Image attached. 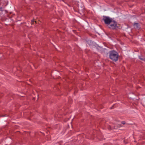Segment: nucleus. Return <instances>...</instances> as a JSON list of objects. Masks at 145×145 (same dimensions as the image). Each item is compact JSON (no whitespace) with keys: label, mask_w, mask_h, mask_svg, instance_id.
Masks as SVG:
<instances>
[{"label":"nucleus","mask_w":145,"mask_h":145,"mask_svg":"<svg viewBox=\"0 0 145 145\" xmlns=\"http://www.w3.org/2000/svg\"><path fill=\"white\" fill-rule=\"evenodd\" d=\"M109 58L112 61L116 62L118 60L119 57L118 53L116 51L113 50L109 52Z\"/></svg>","instance_id":"obj_1"},{"label":"nucleus","mask_w":145,"mask_h":145,"mask_svg":"<svg viewBox=\"0 0 145 145\" xmlns=\"http://www.w3.org/2000/svg\"><path fill=\"white\" fill-rule=\"evenodd\" d=\"M119 25L116 21L113 20L108 27L111 29L117 30L119 28Z\"/></svg>","instance_id":"obj_2"},{"label":"nucleus","mask_w":145,"mask_h":145,"mask_svg":"<svg viewBox=\"0 0 145 145\" xmlns=\"http://www.w3.org/2000/svg\"><path fill=\"white\" fill-rule=\"evenodd\" d=\"M113 19L108 16H103L102 20L104 21L105 24L107 25V26L113 20Z\"/></svg>","instance_id":"obj_3"},{"label":"nucleus","mask_w":145,"mask_h":145,"mask_svg":"<svg viewBox=\"0 0 145 145\" xmlns=\"http://www.w3.org/2000/svg\"><path fill=\"white\" fill-rule=\"evenodd\" d=\"M133 26L135 28L139 29L140 28V25L139 23H135L133 24Z\"/></svg>","instance_id":"obj_4"},{"label":"nucleus","mask_w":145,"mask_h":145,"mask_svg":"<svg viewBox=\"0 0 145 145\" xmlns=\"http://www.w3.org/2000/svg\"><path fill=\"white\" fill-rule=\"evenodd\" d=\"M6 11L3 10L2 8H0V14H3V12H4L5 13H6Z\"/></svg>","instance_id":"obj_5"},{"label":"nucleus","mask_w":145,"mask_h":145,"mask_svg":"<svg viewBox=\"0 0 145 145\" xmlns=\"http://www.w3.org/2000/svg\"><path fill=\"white\" fill-rule=\"evenodd\" d=\"M139 59L142 61H145V58L142 56H139Z\"/></svg>","instance_id":"obj_6"},{"label":"nucleus","mask_w":145,"mask_h":145,"mask_svg":"<svg viewBox=\"0 0 145 145\" xmlns=\"http://www.w3.org/2000/svg\"><path fill=\"white\" fill-rule=\"evenodd\" d=\"M86 42L89 45H91L92 44V42L91 40H88Z\"/></svg>","instance_id":"obj_7"},{"label":"nucleus","mask_w":145,"mask_h":145,"mask_svg":"<svg viewBox=\"0 0 145 145\" xmlns=\"http://www.w3.org/2000/svg\"><path fill=\"white\" fill-rule=\"evenodd\" d=\"M31 24L32 25L34 24V22H35V23H36V21H35L33 20H31Z\"/></svg>","instance_id":"obj_8"},{"label":"nucleus","mask_w":145,"mask_h":145,"mask_svg":"<svg viewBox=\"0 0 145 145\" xmlns=\"http://www.w3.org/2000/svg\"><path fill=\"white\" fill-rule=\"evenodd\" d=\"M108 129L109 130H110L112 129V128L110 126L108 125Z\"/></svg>","instance_id":"obj_9"},{"label":"nucleus","mask_w":145,"mask_h":145,"mask_svg":"<svg viewBox=\"0 0 145 145\" xmlns=\"http://www.w3.org/2000/svg\"><path fill=\"white\" fill-rule=\"evenodd\" d=\"M122 127V125H117V127Z\"/></svg>","instance_id":"obj_10"},{"label":"nucleus","mask_w":145,"mask_h":145,"mask_svg":"<svg viewBox=\"0 0 145 145\" xmlns=\"http://www.w3.org/2000/svg\"><path fill=\"white\" fill-rule=\"evenodd\" d=\"M121 123L122 124H125V122L124 121H122Z\"/></svg>","instance_id":"obj_11"},{"label":"nucleus","mask_w":145,"mask_h":145,"mask_svg":"<svg viewBox=\"0 0 145 145\" xmlns=\"http://www.w3.org/2000/svg\"><path fill=\"white\" fill-rule=\"evenodd\" d=\"M114 105H113L110 108L111 109H113L114 108Z\"/></svg>","instance_id":"obj_12"},{"label":"nucleus","mask_w":145,"mask_h":145,"mask_svg":"<svg viewBox=\"0 0 145 145\" xmlns=\"http://www.w3.org/2000/svg\"><path fill=\"white\" fill-rule=\"evenodd\" d=\"M103 145H110V144L108 143H105L103 144Z\"/></svg>","instance_id":"obj_13"},{"label":"nucleus","mask_w":145,"mask_h":145,"mask_svg":"<svg viewBox=\"0 0 145 145\" xmlns=\"http://www.w3.org/2000/svg\"><path fill=\"white\" fill-rule=\"evenodd\" d=\"M8 116V115H3L2 116H1V117H5V116Z\"/></svg>","instance_id":"obj_14"},{"label":"nucleus","mask_w":145,"mask_h":145,"mask_svg":"<svg viewBox=\"0 0 145 145\" xmlns=\"http://www.w3.org/2000/svg\"><path fill=\"white\" fill-rule=\"evenodd\" d=\"M58 0L60 1H62L63 2H64L65 3V2L64 1V0Z\"/></svg>","instance_id":"obj_15"},{"label":"nucleus","mask_w":145,"mask_h":145,"mask_svg":"<svg viewBox=\"0 0 145 145\" xmlns=\"http://www.w3.org/2000/svg\"><path fill=\"white\" fill-rule=\"evenodd\" d=\"M90 1L91 2L93 1L94 0H90Z\"/></svg>","instance_id":"obj_16"},{"label":"nucleus","mask_w":145,"mask_h":145,"mask_svg":"<svg viewBox=\"0 0 145 145\" xmlns=\"http://www.w3.org/2000/svg\"><path fill=\"white\" fill-rule=\"evenodd\" d=\"M116 126H114V129H116Z\"/></svg>","instance_id":"obj_17"},{"label":"nucleus","mask_w":145,"mask_h":145,"mask_svg":"<svg viewBox=\"0 0 145 145\" xmlns=\"http://www.w3.org/2000/svg\"><path fill=\"white\" fill-rule=\"evenodd\" d=\"M101 108H102V106H101Z\"/></svg>","instance_id":"obj_18"}]
</instances>
